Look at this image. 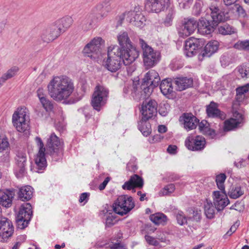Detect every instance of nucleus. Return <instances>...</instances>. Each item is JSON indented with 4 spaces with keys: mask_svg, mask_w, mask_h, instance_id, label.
I'll use <instances>...</instances> for the list:
<instances>
[{
    "mask_svg": "<svg viewBox=\"0 0 249 249\" xmlns=\"http://www.w3.org/2000/svg\"><path fill=\"white\" fill-rule=\"evenodd\" d=\"M213 196V203L217 211L222 210L230 203L225 190L214 191Z\"/></svg>",
    "mask_w": 249,
    "mask_h": 249,
    "instance_id": "nucleus-22",
    "label": "nucleus"
},
{
    "mask_svg": "<svg viewBox=\"0 0 249 249\" xmlns=\"http://www.w3.org/2000/svg\"><path fill=\"white\" fill-rule=\"evenodd\" d=\"M176 216L178 223L180 225H183L187 224V217L185 216L182 211H178L176 213Z\"/></svg>",
    "mask_w": 249,
    "mask_h": 249,
    "instance_id": "nucleus-50",
    "label": "nucleus"
},
{
    "mask_svg": "<svg viewBox=\"0 0 249 249\" xmlns=\"http://www.w3.org/2000/svg\"><path fill=\"white\" fill-rule=\"evenodd\" d=\"M175 190V185L173 184H170L166 186L163 189H162L160 193L162 196L169 195L174 192Z\"/></svg>",
    "mask_w": 249,
    "mask_h": 249,
    "instance_id": "nucleus-54",
    "label": "nucleus"
},
{
    "mask_svg": "<svg viewBox=\"0 0 249 249\" xmlns=\"http://www.w3.org/2000/svg\"><path fill=\"white\" fill-rule=\"evenodd\" d=\"M121 50L122 60L124 65H128L134 62L139 56V52L136 48L131 45Z\"/></svg>",
    "mask_w": 249,
    "mask_h": 249,
    "instance_id": "nucleus-18",
    "label": "nucleus"
},
{
    "mask_svg": "<svg viewBox=\"0 0 249 249\" xmlns=\"http://www.w3.org/2000/svg\"><path fill=\"white\" fill-rule=\"evenodd\" d=\"M47 88L50 96L56 101L67 99L74 90L72 80L64 75L53 77L48 85Z\"/></svg>",
    "mask_w": 249,
    "mask_h": 249,
    "instance_id": "nucleus-1",
    "label": "nucleus"
},
{
    "mask_svg": "<svg viewBox=\"0 0 249 249\" xmlns=\"http://www.w3.org/2000/svg\"><path fill=\"white\" fill-rule=\"evenodd\" d=\"M32 206L27 203L22 204L16 218L18 227L20 229L27 227L32 215Z\"/></svg>",
    "mask_w": 249,
    "mask_h": 249,
    "instance_id": "nucleus-9",
    "label": "nucleus"
},
{
    "mask_svg": "<svg viewBox=\"0 0 249 249\" xmlns=\"http://www.w3.org/2000/svg\"><path fill=\"white\" fill-rule=\"evenodd\" d=\"M217 30L218 33L223 35H231L237 32L235 28L227 24L219 26Z\"/></svg>",
    "mask_w": 249,
    "mask_h": 249,
    "instance_id": "nucleus-42",
    "label": "nucleus"
},
{
    "mask_svg": "<svg viewBox=\"0 0 249 249\" xmlns=\"http://www.w3.org/2000/svg\"><path fill=\"white\" fill-rule=\"evenodd\" d=\"M118 40L122 48L127 47L132 45L131 42L128 37L126 32H121L118 36Z\"/></svg>",
    "mask_w": 249,
    "mask_h": 249,
    "instance_id": "nucleus-39",
    "label": "nucleus"
},
{
    "mask_svg": "<svg viewBox=\"0 0 249 249\" xmlns=\"http://www.w3.org/2000/svg\"><path fill=\"white\" fill-rule=\"evenodd\" d=\"M119 19L120 24L122 23L123 20L125 19L127 22L140 28L144 26L146 21L145 17L138 7H135L133 10L126 11L119 17Z\"/></svg>",
    "mask_w": 249,
    "mask_h": 249,
    "instance_id": "nucleus-5",
    "label": "nucleus"
},
{
    "mask_svg": "<svg viewBox=\"0 0 249 249\" xmlns=\"http://www.w3.org/2000/svg\"><path fill=\"white\" fill-rule=\"evenodd\" d=\"M230 56L231 55L228 53H224L222 55L220 58V62L222 65L225 66L230 63L231 61Z\"/></svg>",
    "mask_w": 249,
    "mask_h": 249,
    "instance_id": "nucleus-59",
    "label": "nucleus"
},
{
    "mask_svg": "<svg viewBox=\"0 0 249 249\" xmlns=\"http://www.w3.org/2000/svg\"><path fill=\"white\" fill-rule=\"evenodd\" d=\"M47 153L51 155L53 160L61 159L63 154V142L54 133L51 135L47 144Z\"/></svg>",
    "mask_w": 249,
    "mask_h": 249,
    "instance_id": "nucleus-6",
    "label": "nucleus"
},
{
    "mask_svg": "<svg viewBox=\"0 0 249 249\" xmlns=\"http://www.w3.org/2000/svg\"><path fill=\"white\" fill-rule=\"evenodd\" d=\"M175 14V11L173 8H170L168 10L167 14L163 21V24L165 26H170L172 25Z\"/></svg>",
    "mask_w": 249,
    "mask_h": 249,
    "instance_id": "nucleus-45",
    "label": "nucleus"
},
{
    "mask_svg": "<svg viewBox=\"0 0 249 249\" xmlns=\"http://www.w3.org/2000/svg\"><path fill=\"white\" fill-rule=\"evenodd\" d=\"M89 196V193H82L80 196L79 201L80 203L85 202H84V204H85V203H86L88 201Z\"/></svg>",
    "mask_w": 249,
    "mask_h": 249,
    "instance_id": "nucleus-64",
    "label": "nucleus"
},
{
    "mask_svg": "<svg viewBox=\"0 0 249 249\" xmlns=\"http://www.w3.org/2000/svg\"><path fill=\"white\" fill-rule=\"evenodd\" d=\"M236 90V99L237 101L239 103L243 102L248 97L249 84H247L243 86L237 88Z\"/></svg>",
    "mask_w": 249,
    "mask_h": 249,
    "instance_id": "nucleus-35",
    "label": "nucleus"
},
{
    "mask_svg": "<svg viewBox=\"0 0 249 249\" xmlns=\"http://www.w3.org/2000/svg\"><path fill=\"white\" fill-rule=\"evenodd\" d=\"M235 10L237 12V18L239 17H245L246 15L245 11L242 6L237 4H235Z\"/></svg>",
    "mask_w": 249,
    "mask_h": 249,
    "instance_id": "nucleus-60",
    "label": "nucleus"
},
{
    "mask_svg": "<svg viewBox=\"0 0 249 249\" xmlns=\"http://www.w3.org/2000/svg\"><path fill=\"white\" fill-rule=\"evenodd\" d=\"M115 214L112 213H109L106 215V225L110 227L115 224L116 222Z\"/></svg>",
    "mask_w": 249,
    "mask_h": 249,
    "instance_id": "nucleus-55",
    "label": "nucleus"
},
{
    "mask_svg": "<svg viewBox=\"0 0 249 249\" xmlns=\"http://www.w3.org/2000/svg\"><path fill=\"white\" fill-rule=\"evenodd\" d=\"M179 122L188 131L196 128L198 123L197 119L191 113H184L180 117Z\"/></svg>",
    "mask_w": 249,
    "mask_h": 249,
    "instance_id": "nucleus-24",
    "label": "nucleus"
},
{
    "mask_svg": "<svg viewBox=\"0 0 249 249\" xmlns=\"http://www.w3.org/2000/svg\"><path fill=\"white\" fill-rule=\"evenodd\" d=\"M197 23L198 32L201 35H210L214 30V23L202 17Z\"/></svg>",
    "mask_w": 249,
    "mask_h": 249,
    "instance_id": "nucleus-25",
    "label": "nucleus"
},
{
    "mask_svg": "<svg viewBox=\"0 0 249 249\" xmlns=\"http://www.w3.org/2000/svg\"><path fill=\"white\" fill-rule=\"evenodd\" d=\"M218 47L219 42L217 41L213 40L209 42L201 53L198 55L199 60L202 61L204 57L211 56L218 50Z\"/></svg>",
    "mask_w": 249,
    "mask_h": 249,
    "instance_id": "nucleus-26",
    "label": "nucleus"
},
{
    "mask_svg": "<svg viewBox=\"0 0 249 249\" xmlns=\"http://www.w3.org/2000/svg\"><path fill=\"white\" fill-rule=\"evenodd\" d=\"M234 48L238 50H245L249 52V40L238 41L234 45Z\"/></svg>",
    "mask_w": 249,
    "mask_h": 249,
    "instance_id": "nucleus-49",
    "label": "nucleus"
},
{
    "mask_svg": "<svg viewBox=\"0 0 249 249\" xmlns=\"http://www.w3.org/2000/svg\"><path fill=\"white\" fill-rule=\"evenodd\" d=\"M95 21V15L92 13H89L82 18L80 25L84 31H88L93 28Z\"/></svg>",
    "mask_w": 249,
    "mask_h": 249,
    "instance_id": "nucleus-32",
    "label": "nucleus"
},
{
    "mask_svg": "<svg viewBox=\"0 0 249 249\" xmlns=\"http://www.w3.org/2000/svg\"><path fill=\"white\" fill-rule=\"evenodd\" d=\"M14 196V193L9 190H0V204L6 208L11 206Z\"/></svg>",
    "mask_w": 249,
    "mask_h": 249,
    "instance_id": "nucleus-31",
    "label": "nucleus"
},
{
    "mask_svg": "<svg viewBox=\"0 0 249 249\" xmlns=\"http://www.w3.org/2000/svg\"><path fill=\"white\" fill-rule=\"evenodd\" d=\"M39 101L43 108L47 111H51L53 109V104L48 99H47L46 96H45L43 98H41Z\"/></svg>",
    "mask_w": 249,
    "mask_h": 249,
    "instance_id": "nucleus-48",
    "label": "nucleus"
},
{
    "mask_svg": "<svg viewBox=\"0 0 249 249\" xmlns=\"http://www.w3.org/2000/svg\"><path fill=\"white\" fill-rule=\"evenodd\" d=\"M203 44V39L190 37L185 41L184 53L187 57H192L196 54L198 48Z\"/></svg>",
    "mask_w": 249,
    "mask_h": 249,
    "instance_id": "nucleus-14",
    "label": "nucleus"
},
{
    "mask_svg": "<svg viewBox=\"0 0 249 249\" xmlns=\"http://www.w3.org/2000/svg\"><path fill=\"white\" fill-rule=\"evenodd\" d=\"M138 128L144 136H148L151 132L150 124L142 119L138 124Z\"/></svg>",
    "mask_w": 249,
    "mask_h": 249,
    "instance_id": "nucleus-40",
    "label": "nucleus"
},
{
    "mask_svg": "<svg viewBox=\"0 0 249 249\" xmlns=\"http://www.w3.org/2000/svg\"><path fill=\"white\" fill-rule=\"evenodd\" d=\"M143 185L142 178L137 175L131 176L129 180L125 182L122 186L124 190H130L134 188H142Z\"/></svg>",
    "mask_w": 249,
    "mask_h": 249,
    "instance_id": "nucleus-28",
    "label": "nucleus"
},
{
    "mask_svg": "<svg viewBox=\"0 0 249 249\" xmlns=\"http://www.w3.org/2000/svg\"><path fill=\"white\" fill-rule=\"evenodd\" d=\"M73 19L71 17H65L57 20L54 23L57 26V28L61 29V33L65 32L72 24Z\"/></svg>",
    "mask_w": 249,
    "mask_h": 249,
    "instance_id": "nucleus-34",
    "label": "nucleus"
},
{
    "mask_svg": "<svg viewBox=\"0 0 249 249\" xmlns=\"http://www.w3.org/2000/svg\"><path fill=\"white\" fill-rule=\"evenodd\" d=\"M203 1L201 0H198L193 7V13L196 16H199L202 11Z\"/></svg>",
    "mask_w": 249,
    "mask_h": 249,
    "instance_id": "nucleus-53",
    "label": "nucleus"
},
{
    "mask_svg": "<svg viewBox=\"0 0 249 249\" xmlns=\"http://www.w3.org/2000/svg\"><path fill=\"white\" fill-rule=\"evenodd\" d=\"M235 3L232 4V5H229L228 6H231V7L229 8V9L228 10V12H227L225 15L227 16V17H228L227 18V19L229 18H237V12L235 11H236L235 10Z\"/></svg>",
    "mask_w": 249,
    "mask_h": 249,
    "instance_id": "nucleus-52",
    "label": "nucleus"
},
{
    "mask_svg": "<svg viewBox=\"0 0 249 249\" xmlns=\"http://www.w3.org/2000/svg\"><path fill=\"white\" fill-rule=\"evenodd\" d=\"M157 107L158 104L155 100L143 102L141 109L142 120L147 121L155 116L157 112Z\"/></svg>",
    "mask_w": 249,
    "mask_h": 249,
    "instance_id": "nucleus-11",
    "label": "nucleus"
},
{
    "mask_svg": "<svg viewBox=\"0 0 249 249\" xmlns=\"http://www.w3.org/2000/svg\"><path fill=\"white\" fill-rule=\"evenodd\" d=\"M209 11L211 13V17L213 21L216 24L220 22L227 20V16L220 8L219 4L211 3L209 7Z\"/></svg>",
    "mask_w": 249,
    "mask_h": 249,
    "instance_id": "nucleus-23",
    "label": "nucleus"
},
{
    "mask_svg": "<svg viewBox=\"0 0 249 249\" xmlns=\"http://www.w3.org/2000/svg\"><path fill=\"white\" fill-rule=\"evenodd\" d=\"M244 194V191L239 186L233 187L229 192V196L233 199H236Z\"/></svg>",
    "mask_w": 249,
    "mask_h": 249,
    "instance_id": "nucleus-44",
    "label": "nucleus"
},
{
    "mask_svg": "<svg viewBox=\"0 0 249 249\" xmlns=\"http://www.w3.org/2000/svg\"><path fill=\"white\" fill-rule=\"evenodd\" d=\"M12 222L6 217L0 218V242H4L11 237L14 233Z\"/></svg>",
    "mask_w": 249,
    "mask_h": 249,
    "instance_id": "nucleus-13",
    "label": "nucleus"
},
{
    "mask_svg": "<svg viewBox=\"0 0 249 249\" xmlns=\"http://www.w3.org/2000/svg\"><path fill=\"white\" fill-rule=\"evenodd\" d=\"M238 72L242 78L249 77V68L245 67H240L238 69Z\"/></svg>",
    "mask_w": 249,
    "mask_h": 249,
    "instance_id": "nucleus-58",
    "label": "nucleus"
},
{
    "mask_svg": "<svg viewBox=\"0 0 249 249\" xmlns=\"http://www.w3.org/2000/svg\"><path fill=\"white\" fill-rule=\"evenodd\" d=\"M134 206L132 197L128 195L119 196L113 205L114 212L121 215L127 213Z\"/></svg>",
    "mask_w": 249,
    "mask_h": 249,
    "instance_id": "nucleus-7",
    "label": "nucleus"
},
{
    "mask_svg": "<svg viewBox=\"0 0 249 249\" xmlns=\"http://www.w3.org/2000/svg\"><path fill=\"white\" fill-rule=\"evenodd\" d=\"M243 120L242 115L240 113L235 112L233 113V117L225 121L224 130L230 131L238 127Z\"/></svg>",
    "mask_w": 249,
    "mask_h": 249,
    "instance_id": "nucleus-27",
    "label": "nucleus"
},
{
    "mask_svg": "<svg viewBox=\"0 0 249 249\" xmlns=\"http://www.w3.org/2000/svg\"><path fill=\"white\" fill-rule=\"evenodd\" d=\"M110 249H126V247L121 243H113L110 245Z\"/></svg>",
    "mask_w": 249,
    "mask_h": 249,
    "instance_id": "nucleus-63",
    "label": "nucleus"
},
{
    "mask_svg": "<svg viewBox=\"0 0 249 249\" xmlns=\"http://www.w3.org/2000/svg\"><path fill=\"white\" fill-rule=\"evenodd\" d=\"M197 27V23L194 18H184L178 31L179 35L182 37H187L193 33Z\"/></svg>",
    "mask_w": 249,
    "mask_h": 249,
    "instance_id": "nucleus-20",
    "label": "nucleus"
},
{
    "mask_svg": "<svg viewBox=\"0 0 249 249\" xmlns=\"http://www.w3.org/2000/svg\"><path fill=\"white\" fill-rule=\"evenodd\" d=\"M143 83L150 86L156 87L160 81V78L158 73L154 70L147 72L143 79Z\"/></svg>",
    "mask_w": 249,
    "mask_h": 249,
    "instance_id": "nucleus-29",
    "label": "nucleus"
},
{
    "mask_svg": "<svg viewBox=\"0 0 249 249\" xmlns=\"http://www.w3.org/2000/svg\"><path fill=\"white\" fill-rule=\"evenodd\" d=\"M36 143L38 148V152L35 158L36 166L33 169L34 171L37 173H41V170L45 168L47 162L45 157V148L41 139L38 137L35 138Z\"/></svg>",
    "mask_w": 249,
    "mask_h": 249,
    "instance_id": "nucleus-10",
    "label": "nucleus"
},
{
    "mask_svg": "<svg viewBox=\"0 0 249 249\" xmlns=\"http://www.w3.org/2000/svg\"><path fill=\"white\" fill-rule=\"evenodd\" d=\"M61 34V29L57 28L53 23L43 30L40 37L44 42L49 43L57 38Z\"/></svg>",
    "mask_w": 249,
    "mask_h": 249,
    "instance_id": "nucleus-19",
    "label": "nucleus"
},
{
    "mask_svg": "<svg viewBox=\"0 0 249 249\" xmlns=\"http://www.w3.org/2000/svg\"><path fill=\"white\" fill-rule=\"evenodd\" d=\"M29 116L26 108H18L12 116V123L17 130L24 132L29 129Z\"/></svg>",
    "mask_w": 249,
    "mask_h": 249,
    "instance_id": "nucleus-4",
    "label": "nucleus"
},
{
    "mask_svg": "<svg viewBox=\"0 0 249 249\" xmlns=\"http://www.w3.org/2000/svg\"><path fill=\"white\" fill-rule=\"evenodd\" d=\"M103 40L100 37H95L93 38L89 43H88L83 49V53L91 59H96L97 56H96L99 52L101 45Z\"/></svg>",
    "mask_w": 249,
    "mask_h": 249,
    "instance_id": "nucleus-12",
    "label": "nucleus"
},
{
    "mask_svg": "<svg viewBox=\"0 0 249 249\" xmlns=\"http://www.w3.org/2000/svg\"><path fill=\"white\" fill-rule=\"evenodd\" d=\"M1 132L2 130L0 129V152L8 149L9 145L7 138L1 134Z\"/></svg>",
    "mask_w": 249,
    "mask_h": 249,
    "instance_id": "nucleus-46",
    "label": "nucleus"
},
{
    "mask_svg": "<svg viewBox=\"0 0 249 249\" xmlns=\"http://www.w3.org/2000/svg\"><path fill=\"white\" fill-rule=\"evenodd\" d=\"M121 48L117 45L108 48L107 58L104 59L102 65L109 71L116 72L122 64Z\"/></svg>",
    "mask_w": 249,
    "mask_h": 249,
    "instance_id": "nucleus-2",
    "label": "nucleus"
},
{
    "mask_svg": "<svg viewBox=\"0 0 249 249\" xmlns=\"http://www.w3.org/2000/svg\"><path fill=\"white\" fill-rule=\"evenodd\" d=\"M108 90L102 86H97L92 95L91 105L93 108L98 111L104 106L107 101Z\"/></svg>",
    "mask_w": 249,
    "mask_h": 249,
    "instance_id": "nucleus-8",
    "label": "nucleus"
},
{
    "mask_svg": "<svg viewBox=\"0 0 249 249\" xmlns=\"http://www.w3.org/2000/svg\"><path fill=\"white\" fill-rule=\"evenodd\" d=\"M16 167L15 173L17 178H20L26 174L25 166L27 162V156L24 152L18 151L15 157Z\"/></svg>",
    "mask_w": 249,
    "mask_h": 249,
    "instance_id": "nucleus-15",
    "label": "nucleus"
},
{
    "mask_svg": "<svg viewBox=\"0 0 249 249\" xmlns=\"http://www.w3.org/2000/svg\"><path fill=\"white\" fill-rule=\"evenodd\" d=\"M226 177L225 174H221L216 177V182L218 188L221 191L225 190V187L224 185V183L226 179Z\"/></svg>",
    "mask_w": 249,
    "mask_h": 249,
    "instance_id": "nucleus-47",
    "label": "nucleus"
},
{
    "mask_svg": "<svg viewBox=\"0 0 249 249\" xmlns=\"http://www.w3.org/2000/svg\"><path fill=\"white\" fill-rule=\"evenodd\" d=\"M139 44L142 51L143 62L146 69L156 65L160 59V53L154 50L142 38L139 39Z\"/></svg>",
    "mask_w": 249,
    "mask_h": 249,
    "instance_id": "nucleus-3",
    "label": "nucleus"
},
{
    "mask_svg": "<svg viewBox=\"0 0 249 249\" xmlns=\"http://www.w3.org/2000/svg\"><path fill=\"white\" fill-rule=\"evenodd\" d=\"M215 209L211 201L206 200L204 204V211L206 217L209 219H212L215 214Z\"/></svg>",
    "mask_w": 249,
    "mask_h": 249,
    "instance_id": "nucleus-41",
    "label": "nucleus"
},
{
    "mask_svg": "<svg viewBox=\"0 0 249 249\" xmlns=\"http://www.w3.org/2000/svg\"><path fill=\"white\" fill-rule=\"evenodd\" d=\"M193 0H178L179 6L181 9H187L190 7Z\"/></svg>",
    "mask_w": 249,
    "mask_h": 249,
    "instance_id": "nucleus-57",
    "label": "nucleus"
},
{
    "mask_svg": "<svg viewBox=\"0 0 249 249\" xmlns=\"http://www.w3.org/2000/svg\"><path fill=\"white\" fill-rule=\"evenodd\" d=\"M33 189L30 186H25L21 188L18 192L19 198L22 201H28L30 200L32 196Z\"/></svg>",
    "mask_w": 249,
    "mask_h": 249,
    "instance_id": "nucleus-36",
    "label": "nucleus"
},
{
    "mask_svg": "<svg viewBox=\"0 0 249 249\" xmlns=\"http://www.w3.org/2000/svg\"><path fill=\"white\" fill-rule=\"evenodd\" d=\"M19 71V68L14 66L9 69L0 77V86L2 85L8 79L15 76Z\"/></svg>",
    "mask_w": 249,
    "mask_h": 249,
    "instance_id": "nucleus-38",
    "label": "nucleus"
},
{
    "mask_svg": "<svg viewBox=\"0 0 249 249\" xmlns=\"http://www.w3.org/2000/svg\"><path fill=\"white\" fill-rule=\"evenodd\" d=\"M145 239L146 242L150 245L153 246H158L159 245L158 241L155 238L151 236L146 235Z\"/></svg>",
    "mask_w": 249,
    "mask_h": 249,
    "instance_id": "nucleus-61",
    "label": "nucleus"
},
{
    "mask_svg": "<svg viewBox=\"0 0 249 249\" xmlns=\"http://www.w3.org/2000/svg\"><path fill=\"white\" fill-rule=\"evenodd\" d=\"M154 88L144 83L141 86H139L138 83L134 84L132 96L137 100L146 99L150 96Z\"/></svg>",
    "mask_w": 249,
    "mask_h": 249,
    "instance_id": "nucleus-17",
    "label": "nucleus"
},
{
    "mask_svg": "<svg viewBox=\"0 0 249 249\" xmlns=\"http://www.w3.org/2000/svg\"><path fill=\"white\" fill-rule=\"evenodd\" d=\"M206 145L205 138L201 136L194 137L189 136L185 140V145L187 148L192 151H200L204 148Z\"/></svg>",
    "mask_w": 249,
    "mask_h": 249,
    "instance_id": "nucleus-16",
    "label": "nucleus"
},
{
    "mask_svg": "<svg viewBox=\"0 0 249 249\" xmlns=\"http://www.w3.org/2000/svg\"><path fill=\"white\" fill-rule=\"evenodd\" d=\"M150 219L155 224H163L167 221L166 216L162 213L152 214Z\"/></svg>",
    "mask_w": 249,
    "mask_h": 249,
    "instance_id": "nucleus-43",
    "label": "nucleus"
},
{
    "mask_svg": "<svg viewBox=\"0 0 249 249\" xmlns=\"http://www.w3.org/2000/svg\"><path fill=\"white\" fill-rule=\"evenodd\" d=\"M160 89L164 95L170 94L173 91L172 83L170 79L163 80L160 84Z\"/></svg>",
    "mask_w": 249,
    "mask_h": 249,
    "instance_id": "nucleus-37",
    "label": "nucleus"
},
{
    "mask_svg": "<svg viewBox=\"0 0 249 249\" xmlns=\"http://www.w3.org/2000/svg\"><path fill=\"white\" fill-rule=\"evenodd\" d=\"M10 157L9 153L6 152L0 157V161L3 165L6 167H8L10 165Z\"/></svg>",
    "mask_w": 249,
    "mask_h": 249,
    "instance_id": "nucleus-56",
    "label": "nucleus"
},
{
    "mask_svg": "<svg viewBox=\"0 0 249 249\" xmlns=\"http://www.w3.org/2000/svg\"><path fill=\"white\" fill-rule=\"evenodd\" d=\"M170 110V106L166 103L160 104L159 109V112L162 116H166Z\"/></svg>",
    "mask_w": 249,
    "mask_h": 249,
    "instance_id": "nucleus-51",
    "label": "nucleus"
},
{
    "mask_svg": "<svg viewBox=\"0 0 249 249\" xmlns=\"http://www.w3.org/2000/svg\"><path fill=\"white\" fill-rule=\"evenodd\" d=\"M207 113L209 117L213 118H219L223 119L225 118V114L218 109L217 104L212 102L207 107Z\"/></svg>",
    "mask_w": 249,
    "mask_h": 249,
    "instance_id": "nucleus-33",
    "label": "nucleus"
},
{
    "mask_svg": "<svg viewBox=\"0 0 249 249\" xmlns=\"http://www.w3.org/2000/svg\"><path fill=\"white\" fill-rule=\"evenodd\" d=\"M169 0H146L147 10L156 13L163 11L169 5Z\"/></svg>",
    "mask_w": 249,
    "mask_h": 249,
    "instance_id": "nucleus-21",
    "label": "nucleus"
},
{
    "mask_svg": "<svg viewBox=\"0 0 249 249\" xmlns=\"http://www.w3.org/2000/svg\"><path fill=\"white\" fill-rule=\"evenodd\" d=\"M208 126V123L205 120L202 121L199 124H198V128L200 132H201L202 133L204 132V131L206 130H207Z\"/></svg>",
    "mask_w": 249,
    "mask_h": 249,
    "instance_id": "nucleus-62",
    "label": "nucleus"
},
{
    "mask_svg": "<svg viewBox=\"0 0 249 249\" xmlns=\"http://www.w3.org/2000/svg\"><path fill=\"white\" fill-rule=\"evenodd\" d=\"M174 83L178 90L182 91L193 86V80L191 78L186 77H176L174 79Z\"/></svg>",
    "mask_w": 249,
    "mask_h": 249,
    "instance_id": "nucleus-30",
    "label": "nucleus"
}]
</instances>
